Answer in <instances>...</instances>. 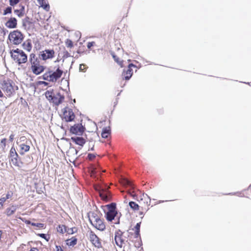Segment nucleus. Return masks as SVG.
Masks as SVG:
<instances>
[{
	"mask_svg": "<svg viewBox=\"0 0 251 251\" xmlns=\"http://www.w3.org/2000/svg\"><path fill=\"white\" fill-rule=\"evenodd\" d=\"M123 234V232L121 230L119 229L115 233L114 239L116 240L117 237L122 236Z\"/></svg>",
	"mask_w": 251,
	"mask_h": 251,
	"instance_id": "36",
	"label": "nucleus"
},
{
	"mask_svg": "<svg viewBox=\"0 0 251 251\" xmlns=\"http://www.w3.org/2000/svg\"><path fill=\"white\" fill-rule=\"evenodd\" d=\"M40 55L43 60L51 59L54 56V51L53 50H45L41 52Z\"/></svg>",
	"mask_w": 251,
	"mask_h": 251,
	"instance_id": "9",
	"label": "nucleus"
},
{
	"mask_svg": "<svg viewBox=\"0 0 251 251\" xmlns=\"http://www.w3.org/2000/svg\"><path fill=\"white\" fill-rule=\"evenodd\" d=\"M85 66L84 64H80L79 68V71L85 72L86 70V68H84Z\"/></svg>",
	"mask_w": 251,
	"mask_h": 251,
	"instance_id": "44",
	"label": "nucleus"
},
{
	"mask_svg": "<svg viewBox=\"0 0 251 251\" xmlns=\"http://www.w3.org/2000/svg\"><path fill=\"white\" fill-rule=\"evenodd\" d=\"M53 94H54L53 93V91H47L45 93V96L46 97V98L49 100L50 101V100H51V98H52L53 96Z\"/></svg>",
	"mask_w": 251,
	"mask_h": 251,
	"instance_id": "29",
	"label": "nucleus"
},
{
	"mask_svg": "<svg viewBox=\"0 0 251 251\" xmlns=\"http://www.w3.org/2000/svg\"><path fill=\"white\" fill-rule=\"evenodd\" d=\"M39 83L40 84H44V85L45 86H47L48 85V83L46 81H40L39 82Z\"/></svg>",
	"mask_w": 251,
	"mask_h": 251,
	"instance_id": "56",
	"label": "nucleus"
},
{
	"mask_svg": "<svg viewBox=\"0 0 251 251\" xmlns=\"http://www.w3.org/2000/svg\"><path fill=\"white\" fill-rule=\"evenodd\" d=\"M70 151H73L75 155H76L78 153V151L74 147H71L70 149Z\"/></svg>",
	"mask_w": 251,
	"mask_h": 251,
	"instance_id": "47",
	"label": "nucleus"
},
{
	"mask_svg": "<svg viewBox=\"0 0 251 251\" xmlns=\"http://www.w3.org/2000/svg\"><path fill=\"white\" fill-rule=\"evenodd\" d=\"M12 193L10 192H8L4 198H5L6 200H7L10 198L12 197Z\"/></svg>",
	"mask_w": 251,
	"mask_h": 251,
	"instance_id": "50",
	"label": "nucleus"
},
{
	"mask_svg": "<svg viewBox=\"0 0 251 251\" xmlns=\"http://www.w3.org/2000/svg\"><path fill=\"white\" fill-rule=\"evenodd\" d=\"M36 191L38 194H42V193H43V190H42V188H36Z\"/></svg>",
	"mask_w": 251,
	"mask_h": 251,
	"instance_id": "54",
	"label": "nucleus"
},
{
	"mask_svg": "<svg viewBox=\"0 0 251 251\" xmlns=\"http://www.w3.org/2000/svg\"><path fill=\"white\" fill-rule=\"evenodd\" d=\"M64 99V97L60 94V93H57L56 94H53V96L50 101L53 103L55 105H58L62 102Z\"/></svg>",
	"mask_w": 251,
	"mask_h": 251,
	"instance_id": "10",
	"label": "nucleus"
},
{
	"mask_svg": "<svg viewBox=\"0 0 251 251\" xmlns=\"http://www.w3.org/2000/svg\"><path fill=\"white\" fill-rule=\"evenodd\" d=\"M29 61L31 64V67H34L40 65V61L39 59L36 58L35 55L33 53H31L30 55Z\"/></svg>",
	"mask_w": 251,
	"mask_h": 251,
	"instance_id": "16",
	"label": "nucleus"
},
{
	"mask_svg": "<svg viewBox=\"0 0 251 251\" xmlns=\"http://www.w3.org/2000/svg\"><path fill=\"white\" fill-rule=\"evenodd\" d=\"M136 67V66L132 63H130L128 65V67L126 70H124L122 76L124 77L126 80H129L132 75L133 70L131 67Z\"/></svg>",
	"mask_w": 251,
	"mask_h": 251,
	"instance_id": "8",
	"label": "nucleus"
},
{
	"mask_svg": "<svg viewBox=\"0 0 251 251\" xmlns=\"http://www.w3.org/2000/svg\"><path fill=\"white\" fill-rule=\"evenodd\" d=\"M237 194H239L238 192H237V193H229V195H236Z\"/></svg>",
	"mask_w": 251,
	"mask_h": 251,
	"instance_id": "63",
	"label": "nucleus"
},
{
	"mask_svg": "<svg viewBox=\"0 0 251 251\" xmlns=\"http://www.w3.org/2000/svg\"><path fill=\"white\" fill-rule=\"evenodd\" d=\"M63 115L64 119L67 122L73 121L75 118V115L73 110L72 109H69L67 107L63 109Z\"/></svg>",
	"mask_w": 251,
	"mask_h": 251,
	"instance_id": "5",
	"label": "nucleus"
},
{
	"mask_svg": "<svg viewBox=\"0 0 251 251\" xmlns=\"http://www.w3.org/2000/svg\"><path fill=\"white\" fill-rule=\"evenodd\" d=\"M38 251L37 248H32L29 251Z\"/></svg>",
	"mask_w": 251,
	"mask_h": 251,
	"instance_id": "58",
	"label": "nucleus"
},
{
	"mask_svg": "<svg viewBox=\"0 0 251 251\" xmlns=\"http://www.w3.org/2000/svg\"><path fill=\"white\" fill-rule=\"evenodd\" d=\"M63 71L58 67L55 71H50V74L52 79V82H55L58 80L62 75Z\"/></svg>",
	"mask_w": 251,
	"mask_h": 251,
	"instance_id": "11",
	"label": "nucleus"
},
{
	"mask_svg": "<svg viewBox=\"0 0 251 251\" xmlns=\"http://www.w3.org/2000/svg\"><path fill=\"white\" fill-rule=\"evenodd\" d=\"M12 10V7L11 6H8L4 10L3 15H6L8 14L11 13Z\"/></svg>",
	"mask_w": 251,
	"mask_h": 251,
	"instance_id": "34",
	"label": "nucleus"
},
{
	"mask_svg": "<svg viewBox=\"0 0 251 251\" xmlns=\"http://www.w3.org/2000/svg\"><path fill=\"white\" fill-rule=\"evenodd\" d=\"M111 54L112 55L113 58H114V60L118 63L120 65H121V66L122 67L123 66L122 65V62H119V60H118V58L117 57V56L114 54V52H111Z\"/></svg>",
	"mask_w": 251,
	"mask_h": 251,
	"instance_id": "37",
	"label": "nucleus"
},
{
	"mask_svg": "<svg viewBox=\"0 0 251 251\" xmlns=\"http://www.w3.org/2000/svg\"><path fill=\"white\" fill-rule=\"evenodd\" d=\"M11 161L14 165L19 168H22L23 166V162L21 161L19 155H18V157H14L11 158Z\"/></svg>",
	"mask_w": 251,
	"mask_h": 251,
	"instance_id": "17",
	"label": "nucleus"
},
{
	"mask_svg": "<svg viewBox=\"0 0 251 251\" xmlns=\"http://www.w3.org/2000/svg\"><path fill=\"white\" fill-rule=\"evenodd\" d=\"M31 225L32 226H36V227H41V228L43 227L44 226V225L43 224H42V223H31Z\"/></svg>",
	"mask_w": 251,
	"mask_h": 251,
	"instance_id": "42",
	"label": "nucleus"
},
{
	"mask_svg": "<svg viewBox=\"0 0 251 251\" xmlns=\"http://www.w3.org/2000/svg\"><path fill=\"white\" fill-rule=\"evenodd\" d=\"M75 231H76L75 228H68V227H67V233H68L69 234H73Z\"/></svg>",
	"mask_w": 251,
	"mask_h": 251,
	"instance_id": "38",
	"label": "nucleus"
},
{
	"mask_svg": "<svg viewBox=\"0 0 251 251\" xmlns=\"http://www.w3.org/2000/svg\"><path fill=\"white\" fill-rule=\"evenodd\" d=\"M17 21L15 18H10L6 23L5 25L10 28H14L16 27L17 25Z\"/></svg>",
	"mask_w": 251,
	"mask_h": 251,
	"instance_id": "15",
	"label": "nucleus"
},
{
	"mask_svg": "<svg viewBox=\"0 0 251 251\" xmlns=\"http://www.w3.org/2000/svg\"><path fill=\"white\" fill-rule=\"evenodd\" d=\"M20 154L21 155H23L25 152H27L29 150L30 147L29 145L22 144L20 145Z\"/></svg>",
	"mask_w": 251,
	"mask_h": 251,
	"instance_id": "21",
	"label": "nucleus"
},
{
	"mask_svg": "<svg viewBox=\"0 0 251 251\" xmlns=\"http://www.w3.org/2000/svg\"><path fill=\"white\" fill-rule=\"evenodd\" d=\"M56 251H63V249L60 246H56Z\"/></svg>",
	"mask_w": 251,
	"mask_h": 251,
	"instance_id": "53",
	"label": "nucleus"
},
{
	"mask_svg": "<svg viewBox=\"0 0 251 251\" xmlns=\"http://www.w3.org/2000/svg\"><path fill=\"white\" fill-rule=\"evenodd\" d=\"M108 211L107 212H114L116 211V204L115 203L112 202L106 205Z\"/></svg>",
	"mask_w": 251,
	"mask_h": 251,
	"instance_id": "24",
	"label": "nucleus"
},
{
	"mask_svg": "<svg viewBox=\"0 0 251 251\" xmlns=\"http://www.w3.org/2000/svg\"><path fill=\"white\" fill-rule=\"evenodd\" d=\"M71 56V55L67 51H66L64 52V55H63V57L64 58H68V57H69Z\"/></svg>",
	"mask_w": 251,
	"mask_h": 251,
	"instance_id": "51",
	"label": "nucleus"
},
{
	"mask_svg": "<svg viewBox=\"0 0 251 251\" xmlns=\"http://www.w3.org/2000/svg\"><path fill=\"white\" fill-rule=\"evenodd\" d=\"M141 222L138 223L136 224V226L134 227L135 231H140V226H141Z\"/></svg>",
	"mask_w": 251,
	"mask_h": 251,
	"instance_id": "46",
	"label": "nucleus"
},
{
	"mask_svg": "<svg viewBox=\"0 0 251 251\" xmlns=\"http://www.w3.org/2000/svg\"><path fill=\"white\" fill-rule=\"evenodd\" d=\"M140 231H135V236H134V237L135 238H139V239L140 240V242L138 244L139 246L141 245V237H140Z\"/></svg>",
	"mask_w": 251,
	"mask_h": 251,
	"instance_id": "39",
	"label": "nucleus"
},
{
	"mask_svg": "<svg viewBox=\"0 0 251 251\" xmlns=\"http://www.w3.org/2000/svg\"><path fill=\"white\" fill-rule=\"evenodd\" d=\"M10 53L12 58L19 65L25 63L27 61V55L22 50L19 49L12 50H11Z\"/></svg>",
	"mask_w": 251,
	"mask_h": 251,
	"instance_id": "1",
	"label": "nucleus"
},
{
	"mask_svg": "<svg viewBox=\"0 0 251 251\" xmlns=\"http://www.w3.org/2000/svg\"><path fill=\"white\" fill-rule=\"evenodd\" d=\"M40 6L44 9L48 11L50 10V5L47 0H37Z\"/></svg>",
	"mask_w": 251,
	"mask_h": 251,
	"instance_id": "19",
	"label": "nucleus"
},
{
	"mask_svg": "<svg viewBox=\"0 0 251 251\" xmlns=\"http://www.w3.org/2000/svg\"><path fill=\"white\" fill-rule=\"evenodd\" d=\"M38 235L40 237H41L43 239H45L47 241H48L50 239V238L49 237L47 238L46 234H45L44 233H40V234H39Z\"/></svg>",
	"mask_w": 251,
	"mask_h": 251,
	"instance_id": "43",
	"label": "nucleus"
},
{
	"mask_svg": "<svg viewBox=\"0 0 251 251\" xmlns=\"http://www.w3.org/2000/svg\"><path fill=\"white\" fill-rule=\"evenodd\" d=\"M30 19L28 17H26L25 19L23 20L22 24L23 26L25 28L27 24L30 25L31 23L29 21Z\"/></svg>",
	"mask_w": 251,
	"mask_h": 251,
	"instance_id": "33",
	"label": "nucleus"
},
{
	"mask_svg": "<svg viewBox=\"0 0 251 251\" xmlns=\"http://www.w3.org/2000/svg\"><path fill=\"white\" fill-rule=\"evenodd\" d=\"M25 223L26 224H28V225H30V224L31 225V223H32V222H30V221H29V220H26V221H25Z\"/></svg>",
	"mask_w": 251,
	"mask_h": 251,
	"instance_id": "60",
	"label": "nucleus"
},
{
	"mask_svg": "<svg viewBox=\"0 0 251 251\" xmlns=\"http://www.w3.org/2000/svg\"><path fill=\"white\" fill-rule=\"evenodd\" d=\"M31 69L33 74L38 75L44 71L45 67L39 65L34 67H31Z\"/></svg>",
	"mask_w": 251,
	"mask_h": 251,
	"instance_id": "18",
	"label": "nucleus"
},
{
	"mask_svg": "<svg viewBox=\"0 0 251 251\" xmlns=\"http://www.w3.org/2000/svg\"><path fill=\"white\" fill-rule=\"evenodd\" d=\"M20 10H21L22 12H24L25 10V7L24 6H22Z\"/></svg>",
	"mask_w": 251,
	"mask_h": 251,
	"instance_id": "61",
	"label": "nucleus"
},
{
	"mask_svg": "<svg viewBox=\"0 0 251 251\" xmlns=\"http://www.w3.org/2000/svg\"><path fill=\"white\" fill-rule=\"evenodd\" d=\"M14 13L19 17H21L24 15V12H23L20 9L14 10Z\"/></svg>",
	"mask_w": 251,
	"mask_h": 251,
	"instance_id": "35",
	"label": "nucleus"
},
{
	"mask_svg": "<svg viewBox=\"0 0 251 251\" xmlns=\"http://www.w3.org/2000/svg\"><path fill=\"white\" fill-rule=\"evenodd\" d=\"M71 140L75 144L78 145L81 147H83L86 142L84 138L80 136L72 137Z\"/></svg>",
	"mask_w": 251,
	"mask_h": 251,
	"instance_id": "13",
	"label": "nucleus"
},
{
	"mask_svg": "<svg viewBox=\"0 0 251 251\" xmlns=\"http://www.w3.org/2000/svg\"><path fill=\"white\" fill-rule=\"evenodd\" d=\"M89 239L92 244L96 248H101V244L100 239L95 233L91 231L89 233Z\"/></svg>",
	"mask_w": 251,
	"mask_h": 251,
	"instance_id": "7",
	"label": "nucleus"
},
{
	"mask_svg": "<svg viewBox=\"0 0 251 251\" xmlns=\"http://www.w3.org/2000/svg\"><path fill=\"white\" fill-rule=\"evenodd\" d=\"M19 205L11 204L10 207L6 208L5 213L7 216H10L13 215L16 210L19 208Z\"/></svg>",
	"mask_w": 251,
	"mask_h": 251,
	"instance_id": "14",
	"label": "nucleus"
},
{
	"mask_svg": "<svg viewBox=\"0 0 251 251\" xmlns=\"http://www.w3.org/2000/svg\"><path fill=\"white\" fill-rule=\"evenodd\" d=\"M111 133V130L109 126L105 127L103 128L101 135V137L103 138H107L108 137V135Z\"/></svg>",
	"mask_w": 251,
	"mask_h": 251,
	"instance_id": "22",
	"label": "nucleus"
},
{
	"mask_svg": "<svg viewBox=\"0 0 251 251\" xmlns=\"http://www.w3.org/2000/svg\"><path fill=\"white\" fill-rule=\"evenodd\" d=\"M57 231L60 233L67 232V227L65 225H59L57 227Z\"/></svg>",
	"mask_w": 251,
	"mask_h": 251,
	"instance_id": "26",
	"label": "nucleus"
},
{
	"mask_svg": "<svg viewBox=\"0 0 251 251\" xmlns=\"http://www.w3.org/2000/svg\"><path fill=\"white\" fill-rule=\"evenodd\" d=\"M20 0H9V4L11 6H14L20 2Z\"/></svg>",
	"mask_w": 251,
	"mask_h": 251,
	"instance_id": "40",
	"label": "nucleus"
},
{
	"mask_svg": "<svg viewBox=\"0 0 251 251\" xmlns=\"http://www.w3.org/2000/svg\"><path fill=\"white\" fill-rule=\"evenodd\" d=\"M139 215H143H143H144V213H143V212H140V213H139Z\"/></svg>",
	"mask_w": 251,
	"mask_h": 251,
	"instance_id": "64",
	"label": "nucleus"
},
{
	"mask_svg": "<svg viewBox=\"0 0 251 251\" xmlns=\"http://www.w3.org/2000/svg\"><path fill=\"white\" fill-rule=\"evenodd\" d=\"M96 157V155L93 153H88V158L89 160H92Z\"/></svg>",
	"mask_w": 251,
	"mask_h": 251,
	"instance_id": "45",
	"label": "nucleus"
},
{
	"mask_svg": "<svg viewBox=\"0 0 251 251\" xmlns=\"http://www.w3.org/2000/svg\"><path fill=\"white\" fill-rule=\"evenodd\" d=\"M6 199L4 197L1 198L0 199V204H1V206H2L4 202L6 201Z\"/></svg>",
	"mask_w": 251,
	"mask_h": 251,
	"instance_id": "52",
	"label": "nucleus"
},
{
	"mask_svg": "<svg viewBox=\"0 0 251 251\" xmlns=\"http://www.w3.org/2000/svg\"><path fill=\"white\" fill-rule=\"evenodd\" d=\"M91 224L93 226L99 230L103 231L105 229V226L102 220L100 219L96 221H93L92 222L91 221Z\"/></svg>",
	"mask_w": 251,
	"mask_h": 251,
	"instance_id": "12",
	"label": "nucleus"
},
{
	"mask_svg": "<svg viewBox=\"0 0 251 251\" xmlns=\"http://www.w3.org/2000/svg\"><path fill=\"white\" fill-rule=\"evenodd\" d=\"M126 184L128 186H131V183L130 182V181L128 180H126Z\"/></svg>",
	"mask_w": 251,
	"mask_h": 251,
	"instance_id": "57",
	"label": "nucleus"
},
{
	"mask_svg": "<svg viewBox=\"0 0 251 251\" xmlns=\"http://www.w3.org/2000/svg\"><path fill=\"white\" fill-rule=\"evenodd\" d=\"M4 97V95L1 91V89H0V98H3Z\"/></svg>",
	"mask_w": 251,
	"mask_h": 251,
	"instance_id": "59",
	"label": "nucleus"
},
{
	"mask_svg": "<svg viewBox=\"0 0 251 251\" xmlns=\"http://www.w3.org/2000/svg\"><path fill=\"white\" fill-rule=\"evenodd\" d=\"M22 46L24 50L28 51H30L32 48V45L30 42H28L27 43H24L22 44Z\"/></svg>",
	"mask_w": 251,
	"mask_h": 251,
	"instance_id": "27",
	"label": "nucleus"
},
{
	"mask_svg": "<svg viewBox=\"0 0 251 251\" xmlns=\"http://www.w3.org/2000/svg\"><path fill=\"white\" fill-rule=\"evenodd\" d=\"M94 146L93 145L91 149H89V151H94Z\"/></svg>",
	"mask_w": 251,
	"mask_h": 251,
	"instance_id": "62",
	"label": "nucleus"
},
{
	"mask_svg": "<svg viewBox=\"0 0 251 251\" xmlns=\"http://www.w3.org/2000/svg\"><path fill=\"white\" fill-rule=\"evenodd\" d=\"M129 206L133 210H137L139 209V205L136 202L134 201H130L129 202Z\"/></svg>",
	"mask_w": 251,
	"mask_h": 251,
	"instance_id": "30",
	"label": "nucleus"
},
{
	"mask_svg": "<svg viewBox=\"0 0 251 251\" xmlns=\"http://www.w3.org/2000/svg\"><path fill=\"white\" fill-rule=\"evenodd\" d=\"M1 88L2 90L5 93L6 96L10 97L14 93V89L13 81L9 78L4 79L0 81Z\"/></svg>",
	"mask_w": 251,
	"mask_h": 251,
	"instance_id": "2",
	"label": "nucleus"
},
{
	"mask_svg": "<svg viewBox=\"0 0 251 251\" xmlns=\"http://www.w3.org/2000/svg\"><path fill=\"white\" fill-rule=\"evenodd\" d=\"M8 39L15 45L21 44L24 39V35L20 31L16 30L10 33Z\"/></svg>",
	"mask_w": 251,
	"mask_h": 251,
	"instance_id": "4",
	"label": "nucleus"
},
{
	"mask_svg": "<svg viewBox=\"0 0 251 251\" xmlns=\"http://www.w3.org/2000/svg\"><path fill=\"white\" fill-rule=\"evenodd\" d=\"M66 46L68 48H72L73 47V42L70 40V39H67L66 41Z\"/></svg>",
	"mask_w": 251,
	"mask_h": 251,
	"instance_id": "41",
	"label": "nucleus"
},
{
	"mask_svg": "<svg viewBox=\"0 0 251 251\" xmlns=\"http://www.w3.org/2000/svg\"><path fill=\"white\" fill-rule=\"evenodd\" d=\"M6 138H3L1 140V144H2V145H3V147H2L3 148H5L6 146Z\"/></svg>",
	"mask_w": 251,
	"mask_h": 251,
	"instance_id": "49",
	"label": "nucleus"
},
{
	"mask_svg": "<svg viewBox=\"0 0 251 251\" xmlns=\"http://www.w3.org/2000/svg\"><path fill=\"white\" fill-rule=\"evenodd\" d=\"M85 128L82 124H75L73 126L70 127V131L72 134L81 135L83 132L84 131Z\"/></svg>",
	"mask_w": 251,
	"mask_h": 251,
	"instance_id": "6",
	"label": "nucleus"
},
{
	"mask_svg": "<svg viewBox=\"0 0 251 251\" xmlns=\"http://www.w3.org/2000/svg\"><path fill=\"white\" fill-rule=\"evenodd\" d=\"M77 241V239L75 237H73L71 239H67L66 241V244L68 246L74 247L75 245L76 244Z\"/></svg>",
	"mask_w": 251,
	"mask_h": 251,
	"instance_id": "23",
	"label": "nucleus"
},
{
	"mask_svg": "<svg viewBox=\"0 0 251 251\" xmlns=\"http://www.w3.org/2000/svg\"><path fill=\"white\" fill-rule=\"evenodd\" d=\"M14 135L13 134H11L10 137H9V140L11 142H12L13 139H14Z\"/></svg>",
	"mask_w": 251,
	"mask_h": 251,
	"instance_id": "55",
	"label": "nucleus"
},
{
	"mask_svg": "<svg viewBox=\"0 0 251 251\" xmlns=\"http://www.w3.org/2000/svg\"><path fill=\"white\" fill-rule=\"evenodd\" d=\"M109 187L106 185H101L96 188L99 192V195L101 200L105 201H108L111 200V194L108 191Z\"/></svg>",
	"mask_w": 251,
	"mask_h": 251,
	"instance_id": "3",
	"label": "nucleus"
},
{
	"mask_svg": "<svg viewBox=\"0 0 251 251\" xmlns=\"http://www.w3.org/2000/svg\"><path fill=\"white\" fill-rule=\"evenodd\" d=\"M95 44L94 42H90L87 43V48L88 49H90L92 46H93Z\"/></svg>",
	"mask_w": 251,
	"mask_h": 251,
	"instance_id": "48",
	"label": "nucleus"
},
{
	"mask_svg": "<svg viewBox=\"0 0 251 251\" xmlns=\"http://www.w3.org/2000/svg\"><path fill=\"white\" fill-rule=\"evenodd\" d=\"M18 153L16 152V151L14 147H12L9 153V156L11 157V158L14 157H18Z\"/></svg>",
	"mask_w": 251,
	"mask_h": 251,
	"instance_id": "28",
	"label": "nucleus"
},
{
	"mask_svg": "<svg viewBox=\"0 0 251 251\" xmlns=\"http://www.w3.org/2000/svg\"><path fill=\"white\" fill-rule=\"evenodd\" d=\"M100 219V218L98 216V215L94 212L91 213V216L89 215V222L90 223H91V221L92 222L93 221H96Z\"/></svg>",
	"mask_w": 251,
	"mask_h": 251,
	"instance_id": "25",
	"label": "nucleus"
},
{
	"mask_svg": "<svg viewBox=\"0 0 251 251\" xmlns=\"http://www.w3.org/2000/svg\"><path fill=\"white\" fill-rule=\"evenodd\" d=\"M115 241L117 246H119L120 247H122V244L124 242V240L122 238V236L117 237V238L116 239V240L115 239Z\"/></svg>",
	"mask_w": 251,
	"mask_h": 251,
	"instance_id": "31",
	"label": "nucleus"
},
{
	"mask_svg": "<svg viewBox=\"0 0 251 251\" xmlns=\"http://www.w3.org/2000/svg\"><path fill=\"white\" fill-rule=\"evenodd\" d=\"M117 212H111L107 211L105 213L106 219L108 221L111 222L114 219L115 217L117 216Z\"/></svg>",
	"mask_w": 251,
	"mask_h": 251,
	"instance_id": "20",
	"label": "nucleus"
},
{
	"mask_svg": "<svg viewBox=\"0 0 251 251\" xmlns=\"http://www.w3.org/2000/svg\"><path fill=\"white\" fill-rule=\"evenodd\" d=\"M43 79L45 80H48V81L52 82V79H51V75L50 74V71L44 74L43 75Z\"/></svg>",
	"mask_w": 251,
	"mask_h": 251,
	"instance_id": "32",
	"label": "nucleus"
}]
</instances>
